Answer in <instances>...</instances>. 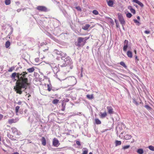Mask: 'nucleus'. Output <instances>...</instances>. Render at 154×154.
<instances>
[{
    "mask_svg": "<svg viewBox=\"0 0 154 154\" xmlns=\"http://www.w3.org/2000/svg\"><path fill=\"white\" fill-rule=\"evenodd\" d=\"M130 146L129 145L124 146H123L122 149H125L129 148Z\"/></svg>",
    "mask_w": 154,
    "mask_h": 154,
    "instance_id": "40",
    "label": "nucleus"
},
{
    "mask_svg": "<svg viewBox=\"0 0 154 154\" xmlns=\"http://www.w3.org/2000/svg\"><path fill=\"white\" fill-rule=\"evenodd\" d=\"M21 9H18L17 10V11L18 12H19L21 11Z\"/></svg>",
    "mask_w": 154,
    "mask_h": 154,
    "instance_id": "55",
    "label": "nucleus"
},
{
    "mask_svg": "<svg viewBox=\"0 0 154 154\" xmlns=\"http://www.w3.org/2000/svg\"><path fill=\"white\" fill-rule=\"evenodd\" d=\"M48 86V91H51V89L50 87V85H47Z\"/></svg>",
    "mask_w": 154,
    "mask_h": 154,
    "instance_id": "47",
    "label": "nucleus"
},
{
    "mask_svg": "<svg viewBox=\"0 0 154 154\" xmlns=\"http://www.w3.org/2000/svg\"><path fill=\"white\" fill-rule=\"evenodd\" d=\"M27 74V73L26 72H23L21 73L14 72L11 75L12 79H14L16 76L18 78L16 83V85L14 87V89L17 93L21 94L22 93V89H26L27 87L30 85V84L28 82V79L26 75Z\"/></svg>",
    "mask_w": 154,
    "mask_h": 154,
    "instance_id": "1",
    "label": "nucleus"
},
{
    "mask_svg": "<svg viewBox=\"0 0 154 154\" xmlns=\"http://www.w3.org/2000/svg\"><path fill=\"white\" fill-rule=\"evenodd\" d=\"M148 148L151 150L154 151V147L152 146H149Z\"/></svg>",
    "mask_w": 154,
    "mask_h": 154,
    "instance_id": "39",
    "label": "nucleus"
},
{
    "mask_svg": "<svg viewBox=\"0 0 154 154\" xmlns=\"http://www.w3.org/2000/svg\"><path fill=\"white\" fill-rule=\"evenodd\" d=\"M128 42L127 40H125L124 42V45L123 47V50L124 51H126L128 47Z\"/></svg>",
    "mask_w": 154,
    "mask_h": 154,
    "instance_id": "10",
    "label": "nucleus"
},
{
    "mask_svg": "<svg viewBox=\"0 0 154 154\" xmlns=\"http://www.w3.org/2000/svg\"><path fill=\"white\" fill-rule=\"evenodd\" d=\"M138 60H139V59L137 57V56L136 55L135 56V62L136 63H137L138 61Z\"/></svg>",
    "mask_w": 154,
    "mask_h": 154,
    "instance_id": "44",
    "label": "nucleus"
},
{
    "mask_svg": "<svg viewBox=\"0 0 154 154\" xmlns=\"http://www.w3.org/2000/svg\"><path fill=\"white\" fill-rule=\"evenodd\" d=\"M79 115V112H78L77 113H73L72 115L73 116H76V115Z\"/></svg>",
    "mask_w": 154,
    "mask_h": 154,
    "instance_id": "52",
    "label": "nucleus"
},
{
    "mask_svg": "<svg viewBox=\"0 0 154 154\" xmlns=\"http://www.w3.org/2000/svg\"><path fill=\"white\" fill-rule=\"evenodd\" d=\"M134 21L135 23H137L138 25H139L140 24L139 22L137 20L134 19Z\"/></svg>",
    "mask_w": 154,
    "mask_h": 154,
    "instance_id": "43",
    "label": "nucleus"
},
{
    "mask_svg": "<svg viewBox=\"0 0 154 154\" xmlns=\"http://www.w3.org/2000/svg\"><path fill=\"white\" fill-rule=\"evenodd\" d=\"M118 17L119 21L123 26V25L125 24V21L124 20L122 15L121 14H118Z\"/></svg>",
    "mask_w": 154,
    "mask_h": 154,
    "instance_id": "5",
    "label": "nucleus"
},
{
    "mask_svg": "<svg viewBox=\"0 0 154 154\" xmlns=\"http://www.w3.org/2000/svg\"><path fill=\"white\" fill-rule=\"evenodd\" d=\"M95 121L97 124H100L101 123V121L98 119H96Z\"/></svg>",
    "mask_w": 154,
    "mask_h": 154,
    "instance_id": "29",
    "label": "nucleus"
},
{
    "mask_svg": "<svg viewBox=\"0 0 154 154\" xmlns=\"http://www.w3.org/2000/svg\"><path fill=\"white\" fill-rule=\"evenodd\" d=\"M89 38V37H85V38H83L84 39V41H85V43L86 42V41Z\"/></svg>",
    "mask_w": 154,
    "mask_h": 154,
    "instance_id": "48",
    "label": "nucleus"
},
{
    "mask_svg": "<svg viewBox=\"0 0 154 154\" xmlns=\"http://www.w3.org/2000/svg\"><path fill=\"white\" fill-rule=\"evenodd\" d=\"M122 143L120 141L116 140L115 142L116 146H117L118 145H121Z\"/></svg>",
    "mask_w": 154,
    "mask_h": 154,
    "instance_id": "25",
    "label": "nucleus"
},
{
    "mask_svg": "<svg viewBox=\"0 0 154 154\" xmlns=\"http://www.w3.org/2000/svg\"><path fill=\"white\" fill-rule=\"evenodd\" d=\"M92 13L93 14L96 15L98 14H99L98 11L95 10H93V11Z\"/></svg>",
    "mask_w": 154,
    "mask_h": 154,
    "instance_id": "37",
    "label": "nucleus"
},
{
    "mask_svg": "<svg viewBox=\"0 0 154 154\" xmlns=\"http://www.w3.org/2000/svg\"><path fill=\"white\" fill-rule=\"evenodd\" d=\"M70 59V58L69 57H67L65 59L63 58V60L65 61V63L63 64L62 65H60V66L63 67L66 66H67L68 64L69 63V60Z\"/></svg>",
    "mask_w": 154,
    "mask_h": 154,
    "instance_id": "6",
    "label": "nucleus"
},
{
    "mask_svg": "<svg viewBox=\"0 0 154 154\" xmlns=\"http://www.w3.org/2000/svg\"><path fill=\"white\" fill-rule=\"evenodd\" d=\"M107 4L109 6L112 7L113 6V0H109L107 1Z\"/></svg>",
    "mask_w": 154,
    "mask_h": 154,
    "instance_id": "16",
    "label": "nucleus"
},
{
    "mask_svg": "<svg viewBox=\"0 0 154 154\" xmlns=\"http://www.w3.org/2000/svg\"><path fill=\"white\" fill-rule=\"evenodd\" d=\"M60 144L59 141L57 139L55 138L53 139V145L54 146L58 147Z\"/></svg>",
    "mask_w": 154,
    "mask_h": 154,
    "instance_id": "8",
    "label": "nucleus"
},
{
    "mask_svg": "<svg viewBox=\"0 0 154 154\" xmlns=\"http://www.w3.org/2000/svg\"><path fill=\"white\" fill-rule=\"evenodd\" d=\"M90 26V25L87 24L85 26H83L82 27V28L84 30H87Z\"/></svg>",
    "mask_w": 154,
    "mask_h": 154,
    "instance_id": "17",
    "label": "nucleus"
},
{
    "mask_svg": "<svg viewBox=\"0 0 154 154\" xmlns=\"http://www.w3.org/2000/svg\"><path fill=\"white\" fill-rule=\"evenodd\" d=\"M66 80L69 81V85L73 86L76 83L75 78L74 76H70L67 78Z\"/></svg>",
    "mask_w": 154,
    "mask_h": 154,
    "instance_id": "2",
    "label": "nucleus"
},
{
    "mask_svg": "<svg viewBox=\"0 0 154 154\" xmlns=\"http://www.w3.org/2000/svg\"><path fill=\"white\" fill-rule=\"evenodd\" d=\"M85 150L83 151L82 154H87L88 153V149L86 148H83Z\"/></svg>",
    "mask_w": 154,
    "mask_h": 154,
    "instance_id": "34",
    "label": "nucleus"
},
{
    "mask_svg": "<svg viewBox=\"0 0 154 154\" xmlns=\"http://www.w3.org/2000/svg\"><path fill=\"white\" fill-rule=\"evenodd\" d=\"M3 116L2 114H0V121L3 118Z\"/></svg>",
    "mask_w": 154,
    "mask_h": 154,
    "instance_id": "53",
    "label": "nucleus"
},
{
    "mask_svg": "<svg viewBox=\"0 0 154 154\" xmlns=\"http://www.w3.org/2000/svg\"><path fill=\"white\" fill-rule=\"evenodd\" d=\"M132 16V14L130 13H128L126 14L127 17L129 18H131V17Z\"/></svg>",
    "mask_w": 154,
    "mask_h": 154,
    "instance_id": "38",
    "label": "nucleus"
},
{
    "mask_svg": "<svg viewBox=\"0 0 154 154\" xmlns=\"http://www.w3.org/2000/svg\"><path fill=\"white\" fill-rule=\"evenodd\" d=\"M127 55L130 58L132 57V52L130 51H128L127 52Z\"/></svg>",
    "mask_w": 154,
    "mask_h": 154,
    "instance_id": "20",
    "label": "nucleus"
},
{
    "mask_svg": "<svg viewBox=\"0 0 154 154\" xmlns=\"http://www.w3.org/2000/svg\"><path fill=\"white\" fill-rule=\"evenodd\" d=\"M137 152L139 154H143V149H138L137 151Z\"/></svg>",
    "mask_w": 154,
    "mask_h": 154,
    "instance_id": "24",
    "label": "nucleus"
},
{
    "mask_svg": "<svg viewBox=\"0 0 154 154\" xmlns=\"http://www.w3.org/2000/svg\"><path fill=\"white\" fill-rule=\"evenodd\" d=\"M115 21L116 24V26L118 27H119V24L118 21L116 19H115Z\"/></svg>",
    "mask_w": 154,
    "mask_h": 154,
    "instance_id": "45",
    "label": "nucleus"
},
{
    "mask_svg": "<svg viewBox=\"0 0 154 154\" xmlns=\"http://www.w3.org/2000/svg\"><path fill=\"white\" fill-rule=\"evenodd\" d=\"M38 59H37V58L35 59V61L36 62H38Z\"/></svg>",
    "mask_w": 154,
    "mask_h": 154,
    "instance_id": "60",
    "label": "nucleus"
},
{
    "mask_svg": "<svg viewBox=\"0 0 154 154\" xmlns=\"http://www.w3.org/2000/svg\"><path fill=\"white\" fill-rule=\"evenodd\" d=\"M144 32L146 34H148L150 33V32L149 31L146 30L144 31Z\"/></svg>",
    "mask_w": 154,
    "mask_h": 154,
    "instance_id": "51",
    "label": "nucleus"
},
{
    "mask_svg": "<svg viewBox=\"0 0 154 154\" xmlns=\"http://www.w3.org/2000/svg\"><path fill=\"white\" fill-rule=\"evenodd\" d=\"M7 136L9 138L11 139V140H14L13 138H12L13 136L12 135H11V134H8Z\"/></svg>",
    "mask_w": 154,
    "mask_h": 154,
    "instance_id": "41",
    "label": "nucleus"
},
{
    "mask_svg": "<svg viewBox=\"0 0 154 154\" xmlns=\"http://www.w3.org/2000/svg\"><path fill=\"white\" fill-rule=\"evenodd\" d=\"M101 115L100 116V117L101 118H103L107 116V113L106 112H105L104 113H101Z\"/></svg>",
    "mask_w": 154,
    "mask_h": 154,
    "instance_id": "22",
    "label": "nucleus"
},
{
    "mask_svg": "<svg viewBox=\"0 0 154 154\" xmlns=\"http://www.w3.org/2000/svg\"><path fill=\"white\" fill-rule=\"evenodd\" d=\"M65 104H64L63 103L62 104V109L61 110L62 111H64L65 109Z\"/></svg>",
    "mask_w": 154,
    "mask_h": 154,
    "instance_id": "32",
    "label": "nucleus"
},
{
    "mask_svg": "<svg viewBox=\"0 0 154 154\" xmlns=\"http://www.w3.org/2000/svg\"><path fill=\"white\" fill-rule=\"evenodd\" d=\"M134 51L135 54H136V50H134Z\"/></svg>",
    "mask_w": 154,
    "mask_h": 154,
    "instance_id": "61",
    "label": "nucleus"
},
{
    "mask_svg": "<svg viewBox=\"0 0 154 154\" xmlns=\"http://www.w3.org/2000/svg\"><path fill=\"white\" fill-rule=\"evenodd\" d=\"M59 100L57 99H54L52 101V103L54 104H57L59 102Z\"/></svg>",
    "mask_w": 154,
    "mask_h": 154,
    "instance_id": "26",
    "label": "nucleus"
},
{
    "mask_svg": "<svg viewBox=\"0 0 154 154\" xmlns=\"http://www.w3.org/2000/svg\"><path fill=\"white\" fill-rule=\"evenodd\" d=\"M13 154H19L17 152H14Z\"/></svg>",
    "mask_w": 154,
    "mask_h": 154,
    "instance_id": "58",
    "label": "nucleus"
},
{
    "mask_svg": "<svg viewBox=\"0 0 154 154\" xmlns=\"http://www.w3.org/2000/svg\"><path fill=\"white\" fill-rule=\"evenodd\" d=\"M17 104L19 105H20L21 104V103H22V102L21 101H19L18 103H17Z\"/></svg>",
    "mask_w": 154,
    "mask_h": 154,
    "instance_id": "54",
    "label": "nucleus"
},
{
    "mask_svg": "<svg viewBox=\"0 0 154 154\" xmlns=\"http://www.w3.org/2000/svg\"><path fill=\"white\" fill-rule=\"evenodd\" d=\"M120 64L121 66H123L125 68H126L127 66L125 64V63L123 62H121L120 63Z\"/></svg>",
    "mask_w": 154,
    "mask_h": 154,
    "instance_id": "28",
    "label": "nucleus"
},
{
    "mask_svg": "<svg viewBox=\"0 0 154 154\" xmlns=\"http://www.w3.org/2000/svg\"><path fill=\"white\" fill-rule=\"evenodd\" d=\"M30 96V95H28V97H29Z\"/></svg>",
    "mask_w": 154,
    "mask_h": 154,
    "instance_id": "64",
    "label": "nucleus"
},
{
    "mask_svg": "<svg viewBox=\"0 0 154 154\" xmlns=\"http://www.w3.org/2000/svg\"><path fill=\"white\" fill-rule=\"evenodd\" d=\"M36 121H35V122H37L40 120V116L39 115H37L36 116Z\"/></svg>",
    "mask_w": 154,
    "mask_h": 154,
    "instance_id": "35",
    "label": "nucleus"
},
{
    "mask_svg": "<svg viewBox=\"0 0 154 154\" xmlns=\"http://www.w3.org/2000/svg\"><path fill=\"white\" fill-rule=\"evenodd\" d=\"M50 66L51 67L52 69L54 68V67H56L57 66L56 65L55 63H51L50 64Z\"/></svg>",
    "mask_w": 154,
    "mask_h": 154,
    "instance_id": "30",
    "label": "nucleus"
},
{
    "mask_svg": "<svg viewBox=\"0 0 154 154\" xmlns=\"http://www.w3.org/2000/svg\"><path fill=\"white\" fill-rule=\"evenodd\" d=\"M27 71L30 73L33 72L35 70V69L33 67L27 69Z\"/></svg>",
    "mask_w": 154,
    "mask_h": 154,
    "instance_id": "21",
    "label": "nucleus"
},
{
    "mask_svg": "<svg viewBox=\"0 0 154 154\" xmlns=\"http://www.w3.org/2000/svg\"><path fill=\"white\" fill-rule=\"evenodd\" d=\"M110 22L111 23H113V20L111 19H110Z\"/></svg>",
    "mask_w": 154,
    "mask_h": 154,
    "instance_id": "57",
    "label": "nucleus"
},
{
    "mask_svg": "<svg viewBox=\"0 0 154 154\" xmlns=\"http://www.w3.org/2000/svg\"><path fill=\"white\" fill-rule=\"evenodd\" d=\"M52 70L54 73H57L59 70V69L58 68V66H57L53 68L52 69Z\"/></svg>",
    "mask_w": 154,
    "mask_h": 154,
    "instance_id": "18",
    "label": "nucleus"
},
{
    "mask_svg": "<svg viewBox=\"0 0 154 154\" xmlns=\"http://www.w3.org/2000/svg\"><path fill=\"white\" fill-rule=\"evenodd\" d=\"M132 137L131 135L126 134L124 137V138L126 140H128L130 139Z\"/></svg>",
    "mask_w": 154,
    "mask_h": 154,
    "instance_id": "15",
    "label": "nucleus"
},
{
    "mask_svg": "<svg viewBox=\"0 0 154 154\" xmlns=\"http://www.w3.org/2000/svg\"><path fill=\"white\" fill-rule=\"evenodd\" d=\"M76 143L78 146H80L81 144L80 142L79 141H77L76 142Z\"/></svg>",
    "mask_w": 154,
    "mask_h": 154,
    "instance_id": "50",
    "label": "nucleus"
},
{
    "mask_svg": "<svg viewBox=\"0 0 154 154\" xmlns=\"http://www.w3.org/2000/svg\"><path fill=\"white\" fill-rule=\"evenodd\" d=\"M42 144L43 146H45L46 144V140L45 138L43 137L42 139Z\"/></svg>",
    "mask_w": 154,
    "mask_h": 154,
    "instance_id": "19",
    "label": "nucleus"
},
{
    "mask_svg": "<svg viewBox=\"0 0 154 154\" xmlns=\"http://www.w3.org/2000/svg\"><path fill=\"white\" fill-rule=\"evenodd\" d=\"M14 69L15 67L14 66H12L9 69L8 71L9 72H12L13 70Z\"/></svg>",
    "mask_w": 154,
    "mask_h": 154,
    "instance_id": "33",
    "label": "nucleus"
},
{
    "mask_svg": "<svg viewBox=\"0 0 154 154\" xmlns=\"http://www.w3.org/2000/svg\"><path fill=\"white\" fill-rule=\"evenodd\" d=\"M54 52L57 55L60 56L62 60L63 58L66 57L67 55L66 53L63 52L61 51H59L57 49H55L54 50Z\"/></svg>",
    "mask_w": 154,
    "mask_h": 154,
    "instance_id": "3",
    "label": "nucleus"
},
{
    "mask_svg": "<svg viewBox=\"0 0 154 154\" xmlns=\"http://www.w3.org/2000/svg\"><path fill=\"white\" fill-rule=\"evenodd\" d=\"M135 103L136 104H137H137H138V103H137V102H136V101H135Z\"/></svg>",
    "mask_w": 154,
    "mask_h": 154,
    "instance_id": "62",
    "label": "nucleus"
},
{
    "mask_svg": "<svg viewBox=\"0 0 154 154\" xmlns=\"http://www.w3.org/2000/svg\"><path fill=\"white\" fill-rule=\"evenodd\" d=\"M12 31H11V32L10 33H9V34L8 35V36H9V37H10V35H11V34L12 33ZM9 38H10V37H9Z\"/></svg>",
    "mask_w": 154,
    "mask_h": 154,
    "instance_id": "56",
    "label": "nucleus"
},
{
    "mask_svg": "<svg viewBox=\"0 0 154 154\" xmlns=\"http://www.w3.org/2000/svg\"><path fill=\"white\" fill-rule=\"evenodd\" d=\"M11 129L12 131V132L13 134L18 135H20V133L19 131L15 127H12Z\"/></svg>",
    "mask_w": 154,
    "mask_h": 154,
    "instance_id": "9",
    "label": "nucleus"
},
{
    "mask_svg": "<svg viewBox=\"0 0 154 154\" xmlns=\"http://www.w3.org/2000/svg\"><path fill=\"white\" fill-rule=\"evenodd\" d=\"M36 9L41 11L46 12L47 11V8L44 6H38L36 8Z\"/></svg>",
    "mask_w": 154,
    "mask_h": 154,
    "instance_id": "7",
    "label": "nucleus"
},
{
    "mask_svg": "<svg viewBox=\"0 0 154 154\" xmlns=\"http://www.w3.org/2000/svg\"><path fill=\"white\" fill-rule=\"evenodd\" d=\"M20 106H16V108H15V111H16V113L17 114V113L18 112V111H19V110L20 109Z\"/></svg>",
    "mask_w": 154,
    "mask_h": 154,
    "instance_id": "36",
    "label": "nucleus"
},
{
    "mask_svg": "<svg viewBox=\"0 0 154 154\" xmlns=\"http://www.w3.org/2000/svg\"><path fill=\"white\" fill-rule=\"evenodd\" d=\"M89 154H92V153L91 152H90L89 153Z\"/></svg>",
    "mask_w": 154,
    "mask_h": 154,
    "instance_id": "63",
    "label": "nucleus"
},
{
    "mask_svg": "<svg viewBox=\"0 0 154 154\" xmlns=\"http://www.w3.org/2000/svg\"><path fill=\"white\" fill-rule=\"evenodd\" d=\"M10 45V42L9 41H7L5 44V47L6 48H8Z\"/></svg>",
    "mask_w": 154,
    "mask_h": 154,
    "instance_id": "23",
    "label": "nucleus"
},
{
    "mask_svg": "<svg viewBox=\"0 0 154 154\" xmlns=\"http://www.w3.org/2000/svg\"><path fill=\"white\" fill-rule=\"evenodd\" d=\"M76 9L78 11H81L82 10L80 7L79 6L76 7Z\"/></svg>",
    "mask_w": 154,
    "mask_h": 154,
    "instance_id": "46",
    "label": "nucleus"
},
{
    "mask_svg": "<svg viewBox=\"0 0 154 154\" xmlns=\"http://www.w3.org/2000/svg\"><path fill=\"white\" fill-rule=\"evenodd\" d=\"M87 97L89 99H92L94 98L93 95L88 94L87 95Z\"/></svg>",
    "mask_w": 154,
    "mask_h": 154,
    "instance_id": "31",
    "label": "nucleus"
},
{
    "mask_svg": "<svg viewBox=\"0 0 154 154\" xmlns=\"http://www.w3.org/2000/svg\"><path fill=\"white\" fill-rule=\"evenodd\" d=\"M133 2L137 4L142 7L143 6V4L138 0H133Z\"/></svg>",
    "mask_w": 154,
    "mask_h": 154,
    "instance_id": "12",
    "label": "nucleus"
},
{
    "mask_svg": "<svg viewBox=\"0 0 154 154\" xmlns=\"http://www.w3.org/2000/svg\"><path fill=\"white\" fill-rule=\"evenodd\" d=\"M11 0H5V3L6 5H9L11 4Z\"/></svg>",
    "mask_w": 154,
    "mask_h": 154,
    "instance_id": "27",
    "label": "nucleus"
},
{
    "mask_svg": "<svg viewBox=\"0 0 154 154\" xmlns=\"http://www.w3.org/2000/svg\"><path fill=\"white\" fill-rule=\"evenodd\" d=\"M85 43V41H84L83 38L79 37L78 38V43L77 46L79 47L83 46Z\"/></svg>",
    "mask_w": 154,
    "mask_h": 154,
    "instance_id": "4",
    "label": "nucleus"
},
{
    "mask_svg": "<svg viewBox=\"0 0 154 154\" xmlns=\"http://www.w3.org/2000/svg\"><path fill=\"white\" fill-rule=\"evenodd\" d=\"M18 120V119H17V120L16 119H9L8 120V122L10 124H11L13 123H15L17 122Z\"/></svg>",
    "mask_w": 154,
    "mask_h": 154,
    "instance_id": "13",
    "label": "nucleus"
},
{
    "mask_svg": "<svg viewBox=\"0 0 154 154\" xmlns=\"http://www.w3.org/2000/svg\"><path fill=\"white\" fill-rule=\"evenodd\" d=\"M137 19L139 20H140V17L139 16H138L137 17Z\"/></svg>",
    "mask_w": 154,
    "mask_h": 154,
    "instance_id": "59",
    "label": "nucleus"
},
{
    "mask_svg": "<svg viewBox=\"0 0 154 154\" xmlns=\"http://www.w3.org/2000/svg\"><path fill=\"white\" fill-rule=\"evenodd\" d=\"M145 107L148 110H150L151 109V108L148 105H145Z\"/></svg>",
    "mask_w": 154,
    "mask_h": 154,
    "instance_id": "42",
    "label": "nucleus"
},
{
    "mask_svg": "<svg viewBox=\"0 0 154 154\" xmlns=\"http://www.w3.org/2000/svg\"><path fill=\"white\" fill-rule=\"evenodd\" d=\"M107 109L109 114H111L113 113V109L111 106H107Z\"/></svg>",
    "mask_w": 154,
    "mask_h": 154,
    "instance_id": "11",
    "label": "nucleus"
},
{
    "mask_svg": "<svg viewBox=\"0 0 154 154\" xmlns=\"http://www.w3.org/2000/svg\"><path fill=\"white\" fill-rule=\"evenodd\" d=\"M123 134V132H122L121 134H120V135L119 136V137L121 138H122V135Z\"/></svg>",
    "mask_w": 154,
    "mask_h": 154,
    "instance_id": "49",
    "label": "nucleus"
},
{
    "mask_svg": "<svg viewBox=\"0 0 154 154\" xmlns=\"http://www.w3.org/2000/svg\"><path fill=\"white\" fill-rule=\"evenodd\" d=\"M128 9L130 10L131 12L133 14H135L136 13V11L135 10L133 9L132 8V7L131 6H129L128 7Z\"/></svg>",
    "mask_w": 154,
    "mask_h": 154,
    "instance_id": "14",
    "label": "nucleus"
}]
</instances>
